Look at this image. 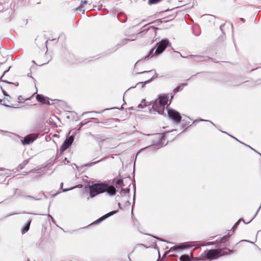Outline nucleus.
Returning a JSON list of instances; mask_svg holds the SVG:
<instances>
[{"instance_id":"obj_1","label":"nucleus","mask_w":261,"mask_h":261,"mask_svg":"<svg viewBox=\"0 0 261 261\" xmlns=\"http://www.w3.org/2000/svg\"><path fill=\"white\" fill-rule=\"evenodd\" d=\"M107 192L108 194L113 196L115 195L116 190L114 187L105 183L94 184L89 186V194L91 198H93L99 194Z\"/></svg>"},{"instance_id":"obj_2","label":"nucleus","mask_w":261,"mask_h":261,"mask_svg":"<svg viewBox=\"0 0 261 261\" xmlns=\"http://www.w3.org/2000/svg\"><path fill=\"white\" fill-rule=\"evenodd\" d=\"M168 116L170 119L172 120L175 123H178L181 120V116L179 113L173 109L168 110Z\"/></svg>"},{"instance_id":"obj_3","label":"nucleus","mask_w":261,"mask_h":261,"mask_svg":"<svg viewBox=\"0 0 261 261\" xmlns=\"http://www.w3.org/2000/svg\"><path fill=\"white\" fill-rule=\"evenodd\" d=\"M227 254V253H220V252L217 249H211L207 252L206 256L207 259L212 260Z\"/></svg>"},{"instance_id":"obj_4","label":"nucleus","mask_w":261,"mask_h":261,"mask_svg":"<svg viewBox=\"0 0 261 261\" xmlns=\"http://www.w3.org/2000/svg\"><path fill=\"white\" fill-rule=\"evenodd\" d=\"M169 41L167 39L162 40L160 42H158L156 45V48L154 54H160L162 53L165 49Z\"/></svg>"},{"instance_id":"obj_5","label":"nucleus","mask_w":261,"mask_h":261,"mask_svg":"<svg viewBox=\"0 0 261 261\" xmlns=\"http://www.w3.org/2000/svg\"><path fill=\"white\" fill-rule=\"evenodd\" d=\"M73 140L74 137L72 136H71L66 139L60 148V151L62 153L64 151L67 149L72 144Z\"/></svg>"},{"instance_id":"obj_6","label":"nucleus","mask_w":261,"mask_h":261,"mask_svg":"<svg viewBox=\"0 0 261 261\" xmlns=\"http://www.w3.org/2000/svg\"><path fill=\"white\" fill-rule=\"evenodd\" d=\"M168 101V97L166 95L159 97L158 100H156V101L161 105V108L160 110V111H164L165 106L167 103Z\"/></svg>"},{"instance_id":"obj_7","label":"nucleus","mask_w":261,"mask_h":261,"mask_svg":"<svg viewBox=\"0 0 261 261\" xmlns=\"http://www.w3.org/2000/svg\"><path fill=\"white\" fill-rule=\"evenodd\" d=\"M8 70L5 67V65L3 63H0V80L5 82H8L6 80L3 79L4 74L7 72ZM3 91L2 88L0 86V92Z\"/></svg>"},{"instance_id":"obj_8","label":"nucleus","mask_w":261,"mask_h":261,"mask_svg":"<svg viewBox=\"0 0 261 261\" xmlns=\"http://www.w3.org/2000/svg\"><path fill=\"white\" fill-rule=\"evenodd\" d=\"M36 98L37 100L42 104L50 105L49 98L47 97H45L43 95L37 94Z\"/></svg>"},{"instance_id":"obj_9","label":"nucleus","mask_w":261,"mask_h":261,"mask_svg":"<svg viewBox=\"0 0 261 261\" xmlns=\"http://www.w3.org/2000/svg\"><path fill=\"white\" fill-rule=\"evenodd\" d=\"M117 211H112V212H111L106 215H105L104 216L101 217L100 218H99L98 219H97V220H96L94 223L93 224H98L99 223H100V222L102 221L103 220H104L105 219H106V218H108L109 217L116 214L117 213Z\"/></svg>"},{"instance_id":"obj_10","label":"nucleus","mask_w":261,"mask_h":261,"mask_svg":"<svg viewBox=\"0 0 261 261\" xmlns=\"http://www.w3.org/2000/svg\"><path fill=\"white\" fill-rule=\"evenodd\" d=\"M31 223V220H29L23 226V227L22 228V229H21V232L22 234L25 233L29 230V229L30 228Z\"/></svg>"},{"instance_id":"obj_11","label":"nucleus","mask_w":261,"mask_h":261,"mask_svg":"<svg viewBox=\"0 0 261 261\" xmlns=\"http://www.w3.org/2000/svg\"><path fill=\"white\" fill-rule=\"evenodd\" d=\"M41 41L38 39H35V43L37 45H38V47L39 48H43L44 50H45V48L46 47L45 42L44 41Z\"/></svg>"},{"instance_id":"obj_12","label":"nucleus","mask_w":261,"mask_h":261,"mask_svg":"<svg viewBox=\"0 0 261 261\" xmlns=\"http://www.w3.org/2000/svg\"><path fill=\"white\" fill-rule=\"evenodd\" d=\"M34 141L33 139L31 136H27L24 138V140L22 141L23 144H29Z\"/></svg>"},{"instance_id":"obj_13","label":"nucleus","mask_w":261,"mask_h":261,"mask_svg":"<svg viewBox=\"0 0 261 261\" xmlns=\"http://www.w3.org/2000/svg\"><path fill=\"white\" fill-rule=\"evenodd\" d=\"M153 109L158 112L159 114H162L164 111H160V110L161 108V105H160L157 101L153 104L152 106Z\"/></svg>"},{"instance_id":"obj_14","label":"nucleus","mask_w":261,"mask_h":261,"mask_svg":"<svg viewBox=\"0 0 261 261\" xmlns=\"http://www.w3.org/2000/svg\"><path fill=\"white\" fill-rule=\"evenodd\" d=\"M15 195H17V196H19V197H24L25 195H23L22 192L18 189H15L14 190V194H13L12 197Z\"/></svg>"},{"instance_id":"obj_15","label":"nucleus","mask_w":261,"mask_h":261,"mask_svg":"<svg viewBox=\"0 0 261 261\" xmlns=\"http://www.w3.org/2000/svg\"><path fill=\"white\" fill-rule=\"evenodd\" d=\"M44 169H45V167H43V168H37V169H35L34 170H32L31 171H30L29 172H27V173H31V172H37V173H45V172L44 171Z\"/></svg>"},{"instance_id":"obj_16","label":"nucleus","mask_w":261,"mask_h":261,"mask_svg":"<svg viewBox=\"0 0 261 261\" xmlns=\"http://www.w3.org/2000/svg\"><path fill=\"white\" fill-rule=\"evenodd\" d=\"M232 234V232L230 234V232H228L227 236H226V235L224 236L223 237H222L221 238V239L220 240V241L219 242V243L220 244H221L222 243H224L226 241H227L228 237L230 236H231Z\"/></svg>"},{"instance_id":"obj_17","label":"nucleus","mask_w":261,"mask_h":261,"mask_svg":"<svg viewBox=\"0 0 261 261\" xmlns=\"http://www.w3.org/2000/svg\"><path fill=\"white\" fill-rule=\"evenodd\" d=\"M88 2L87 1H82L80 5L77 7L76 9L81 11L82 9L85 6V5L87 4Z\"/></svg>"},{"instance_id":"obj_18","label":"nucleus","mask_w":261,"mask_h":261,"mask_svg":"<svg viewBox=\"0 0 261 261\" xmlns=\"http://www.w3.org/2000/svg\"><path fill=\"white\" fill-rule=\"evenodd\" d=\"M180 261H190V256L188 255H182L179 258Z\"/></svg>"},{"instance_id":"obj_19","label":"nucleus","mask_w":261,"mask_h":261,"mask_svg":"<svg viewBox=\"0 0 261 261\" xmlns=\"http://www.w3.org/2000/svg\"><path fill=\"white\" fill-rule=\"evenodd\" d=\"M186 84H182L180 86H178V87H177L176 88H175L174 90V92H178L181 90H182L184 87V86L186 85Z\"/></svg>"},{"instance_id":"obj_20","label":"nucleus","mask_w":261,"mask_h":261,"mask_svg":"<svg viewBox=\"0 0 261 261\" xmlns=\"http://www.w3.org/2000/svg\"><path fill=\"white\" fill-rule=\"evenodd\" d=\"M162 0H148V3L149 5L156 4L161 2Z\"/></svg>"},{"instance_id":"obj_21","label":"nucleus","mask_w":261,"mask_h":261,"mask_svg":"<svg viewBox=\"0 0 261 261\" xmlns=\"http://www.w3.org/2000/svg\"><path fill=\"white\" fill-rule=\"evenodd\" d=\"M18 99L19 100V103H22L24 100H28V99H30V98H24V97H23L22 96H19L18 97Z\"/></svg>"},{"instance_id":"obj_22","label":"nucleus","mask_w":261,"mask_h":261,"mask_svg":"<svg viewBox=\"0 0 261 261\" xmlns=\"http://www.w3.org/2000/svg\"><path fill=\"white\" fill-rule=\"evenodd\" d=\"M25 198H29V199H32V200H40L42 199L41 198H35V197H34L32 196H30V195H25L24 196Z\"/></svg>"},{"instance_id":"obj_23","label":"nucleus","mask_w":261,"mask_h":261,"mask_svg":"<svg viewBox=\"0 0 261 261\" xmlns=\"http://www.w3.org/2000/svg\"><path fill=\"white\" fill-rule=\"evenodd\" d=\"M63 160V162L65 163L66 162L67 163H69L71 161V156L70 155H68V157H64L62 158Z\"/></svg>"},{"instance_id":"obj_24","label":"nucleus","mask_w":261,"mask_h":261,"mask_svg":"<svg viewBox=\"0 0 261 261\" xmlns=\"http://www.w3.org/2000/svg\"><path fill=\"white\" fill-rule=\"evenodd\" d=\"M188 247L187 246H179L178 247H174L171 248V249H174V250L179 249H184Z\"/></svg>"},{"instance_id":"obj_25","label":"nucleus","mask_w":261,"mask_h":261,"mask_svg":"<svg viewBox=\"0 0 261 261\" xmlns=\"http://www.w3.org/2000/svg\"><path fill=\"white\" fill-rule=\"evenodd\" d=\"M9 106L13 107V108H18L20 107V104L19 103H12L11 102L9 103Z\"/></svg>"},{"instance_id":"obj_26","label":"nucleus","mask_w":261,"mask_h":261,"mask_svg":"<svg viewBox=\"0 0 261 261\" xmlns=\"http://www.w3.org/2000/svg\"><path fill=\"white\" fill-rule=\"evenodd\" d=\"M116 185H120L122 186H124L123 180L122 179H119L116 181Z\"/></svg>"},{"instance_id":"obj_27","label":"nucleus","mask_w":261,"mask_h":261,"mask_svg":"<svg viewBox=\"0 0 261 261\" xmlns=\"http://www.w3.org/2000/svg\"><path fill=\"white\" fill-rule=\"evenodd\" d=\"M239 224V222L238 221H237L234 224V225L233 226L232 228V231H234V230L236 228H237Z\"/></svg>"},{"instance_id":"obj_28","label":"nucleus","mask_w":261,"mask_h":261,"mask_svg":"<svg viewBox=\"0 0 261 261\" xmlns=\"http://www.w3.org/2000/svg\"><path fill=\"white\" fill-rule=\"evenodd\" d=\"M75 187H73V188H71V189H62V190H63V192H67V191H68V190H71V189H72L73 188H74Z\"/></svg>"},{"instance_id":"obj_29","label":"nucleus","mask_w":261,"mask_h":261,"mask_svg":"<svg viewBox=\"0 0 261 261\" xmlns=\"http://www.w3.org/2000/svg\"><path fill=\"white\" fill-rule=\"evenodd\" d=\"M24 164H19L18 167L20 169H22L23 168V166Z\"/></svg>"},{"instance_id":"obj_30","label":"nucleus","mask_w":261,"mask_h":261,"mask_svg":"<svg viewBox=\"0 0 261 261\" xmlns=\"http://www.w3.org/2000/svg\"><path fill=\"white\" fill-rule=\"evenodd\" d=\"M239 223L241 222V221H243L244 223H245L243 220V219H240L238 221Z\"/></svg>"},{"instance_id":"obj_31","label":"nucleus","mask_w":261,"mask_h":261,"mask_svg":"<svg viewBox=\"0 0 261 261\" xmlns=\"http://www.w3.org/2000/svg\"><path fill=\"white\" fill-rule=\"evenodd\" d=\"M228 252H227V254H229V253H232V250H230V249H228Z\"/></svg>"},{"instance_id":"obj_32","label":"nucleus","mask_w":261,"mask_h":261,"mask_svg":"<svg viewBox=\"0 0 261 261\" xmlns=\"http://www.w3.org/2000/svg\"><path fill=\"white\" fill-rule=\"evenodd\" d=\"M154 49V48L152 49L151 50V53H150V54H152V56H153V51Z\"/></svg>"},{"instance_id":"obj_33","label":"nucleus","mask_w":261,"mask_h":261,"mask_svg":"<svg viewBox=\"0 0 261 261\" xmlns=\"http://www.w3.org/2000/svg\"><path fill=\"white\" fill-rule=\"evenodd\" d=\"M85 166H90L92 164H85Z\"/></svg>"},{"instance_id":"obj_34","label":"nucleus","mask_w":261,"mask_h":261,"mask_svg":"<svg viewBox=\"0 0 261 261\" xmlns=\"http://www.w3.org/2000/svg\"><path fill=\"white\" fill-rule=\"evenodd\" d=\"M74 166H75L76 168L77 169H79V167H78V166H77V164H74Z\"/></svg>"},{"instance_id":"obj_35","label":"nucleus","mask_w":261,"mask_h":261,"mask_svg":"<svg viewBox=\"0 0 261 261\" xmlns=\"http://www.w3.org/2000/svg\"><path fill=\"white\" fill-rule=\"evenodd\" d=\"M129 192V189H127L126 190V193H128Z\"/></svg>"},{"instance_id":"obj_36","label":"nucleus","mask_w":261,"mask_h":261,"mask_svg":"<svg viewBox=\"0 0 261 261\" xmlns=\"http://www.w3.org/2000/svg\"><path fill=\"white\" fill-rule=\"evenodd\" d=\"M135 190H134V199H135Z\"/></svg>"},{"instance_id":"obj_37","label":"nucleus","mask_w":261,"mask_h":261,"mask_svg":"<svg viewBox=\"0 0 261 261\" xmlns=\"http://www.w3.org/2000/svg\"><path fill=\"white\" fill-rule=\"evenodd\" d=\"M118 205H119V207L120 208H121V204H120V203H118Z\"/></svg>"},{"instance_id":"obj_38","label":"nucleus","mask_w":261,"mask_h":261,"mask_svg":"<svg viewBox=\"0 0 261 261\" xmlns=\"http://www.w3.org/2000/svg\"><path fill=\"white\" fill-rule=\"evenodd\" d=\"M97 162H98V161L94 162H93L92 163L96 164V163H97Z\"/></svg>"},{"instance_id":"obj_39","label":"nucleus","mask_w":261,"mask_h":261,"mask_svg":"<svg viewBox=\"0 0 261 261\" xmlns=\"http://www.w3.org/2000/svg\"><path fill=\"white\" fill-rule=\"evenodd\" d=\"M63 182H62V183L61 184V186L62 187V186H63Z\"/></svg>"},{"instance_id":"obj_40","label":"nucleus","mask_w":261,"mask_h":261,"mask_svg":"<svg viewBox=\"0 0 261 261\" xmlns=\"http://www.w3.org/2000/svg\"><path fill=\"white\" fill-rule=\"evenodd\" d=\"M135 165H136L135 164H133L134 168H135Z\"/></svg>"},{"instance_id":"obj_41","label":"nucleus","mask_w":261,"mask_h":261,"mask_svg":"<svg viewBox=\"0 0 261 261\" xmlns=\"http://www.w3.org/2000/svg\"><path fill=\"white\" fill-rule=\"evenodd\" d=\"M124 191V189H122L121 191Z\"/></svg>"},{"instance_id":"obj_42","label":"nucleus","mask_w":261,"mask_h":261,"mask_svg":"<svg viewBox=\"0 0 261 261\" xmlns=\"http://www.w3.org/2000/svg\"><path fill=\"white\" fill-rule=\"evenodd\" d=\"M49 216L51 217V219H53V218L51 216L49 215Z\"/></svg>"},{"instance_id":"obj_43","label":"nucleus","mask_w":261,"mask_h":261,"mask_svg":"<svg viewBox=\"0 0 261 261\" xmlns=\"http://www.w3.org/2000/svg\"><path fill=\"white\" fill-rule=\"evenodd\" d=\"M160 240L162 241H164V240H163V239H160Z\"/></svg>"}]
</instances>
